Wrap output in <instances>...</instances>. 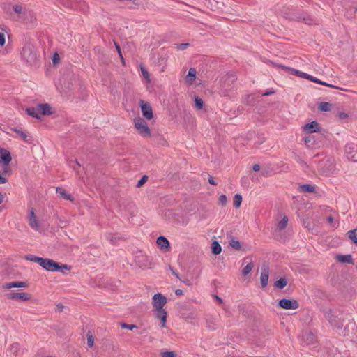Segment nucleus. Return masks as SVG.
Returning a JSON list of instances; mask_svg holds the SVG:
<instances>
[{
	"instance_id": "f257e3e1",
	"label": "nucleus",
	"mask_w": 357,
	"mask_h": 357,
	"mask_svg": "<svg viewBox=\"0 0 357 357\" xmlns=\"http://www.w3.org/2000/svg\"><path fill=\"white\" fill-rule=\"evenodd\" d=\"M21 57L27 65L36 66L38 61L36 47L31 43H26L22 47Z\"/></svg>"
},
{
	"instance_id": "f03ea898",
	"label": "nucleus",
	"mask_w": 357,
	"mask_h": 357,
	"mask_svg": "<svg viewBox=\"0 0 357 357\" xmlns=\"http://www.w3.org/2000/svg\"><path fill=\"white\" fill-rule=\"evenodd\" d=\"M325 318L335 329H341L344 324V314L337 310H330L325 313Z\"/></svg>"
},
{
	"instance_id": "7ed1b4c3",
	"label": "nucleus",
	"mask_w": 357,
	"mask_h": 357,
	"mask_svg": "<svg viewBox=\"0 0 357 357\" xmlns=\"http://www.w3.org/2000/svg\"><path fill=\"white\" fill-rule=\"evenodd\" d=\"M42 267L47 271L55 272L58 271L63 274L66 273V271H70V267L66 264H61L54 260L48 258H45Z\"/></svg>"
},
{
	"instance_id": "20e7f679",
	"label": "nucleus",
	"mask_w": 357,
	"mask_h": 357,
	"mask_svg": "<svg viewBox=\"0 0 357 357\" xmlns=\"http://www.w3.org/2000/svg\"><path fill=\"white\" fill-rule=\"evenodd\" d=\"M135 128L138 133L144 138L150 137L151 132L146 122L142 118L137 117L134 119Z\"/></svg>"
},
{
	"instance_id": "39448f33",
	"label": "nucleus",
	"mask_w": 357,
	"mask_h": 357,
	"mask_svg": "<svg viewBox=\"0 0 357 357\" xmlns=\"http://www.w3.org/2000/svg\"><path fill=\"white\" fill-rule=\"evenodd\" d=\"M278 305L280 307L285 310H296L299 307V304L296 300L288 298L281 299Z\"/></svg>"
},
{
	"instance_id": "423d86ee",
	"label": "nucleus",
	"mask_w": 357,
	"mask_h": 357,
	"mask_svg": "<svg viewBox=\"0 0 357 357\" xmlns=\"http://www.w3.org/2000/svg\"><path fill=\"white\" fill-rule=\"evenodd\" d=\"M345 154L348 160L357 162V146L354 144H347L345 146Z\"/></svg>"
},
{
	"instance_id": "0eeeda50",
	"label": "nucleus",
	"mask_w": 357,
	"mask_h": 357,
	"mask_svg": "<svg viewBox=\"0 0 357 357\" xmlns=\"http://www.w3.org/2000/svg\"><path fill=\"white\" fill-rule=\"evenodd\" d=\"M167 303V298L160 293L155 294L153 297L152 304L155 309L163 308L164 305Z\"/></svg>"
},
{
	"instance_id": "6e6552de",
	"label": "nucleus",
	"mask_w": 357,
	"mask_h": 357,
	"mask_svg": "<svg viewBox=\"0 0 357 357\" xmlns=\"http://www.w3.org/2000/svg\"><path fill=\"white\" fill-rule=\"evenodd\" d=\"M6 297L8 299L26 301L31 298V296L25 292H10L6 294Z\"/></svg>"
},
{
	"instance_id": "1a4fd4ad",
	"label": "nucleus",
	"mask_w": 357,
	"mask_h": 357,
	"mask_svg": "<svg viewBox=\"0 0 357 357\" xmlns=\"http://www.w3.org/2000/svg\"><path fill=\"white\" fill-rule=\"evenodd\" d=\"M140 107L143 116L147 120L152 119L153 114L151 105L147 102L142 100L140 101Z\"/></svg>"
},
{
	"instance_id": "9d476101",
	"label": "nucleus",
	"mask_w": 357,
	"mask_h": 357,
	"mask_svg": "<svg viewBox=\"0 0 357 357\" xmlns=\"http://www.w3.org/2000/svg\"><path fill=\"white\" fill-rule=\"evenodd\" d=\"M8 352L15 357H20L24 353V349L18 343L15 342L10 345Z\"/></svg>"
},
{
	"instance_id": "9b49d317",
	"label": "nucleus",
	"mask_w": 357,
	"mask_h": 357,
	"mask_svg": "<svg viewBox=\"0 0 357 357\" xmlns=\"http://www.w3.org/2000/svg\"><path fill=\"white\" fill-rule=\"evenodd\" d=\"M155 317L160 320V326L165 328L167 324V313L164 308L155 309Z\"/></svg>"
},
{
	"instance_id": "f8f14e48",
	"label": "nucleus",
	"mask_w": 357,
	"mask_h": 357,
	"mask_svg": "<svg viewBox=\"0 0 357 357\" xmlns=\"http://www.w3.org/2000/svg\"><path fill=\"white\" fill-rule=\"evenodd\" d=\"M269 269L266 266H263L261 268V273L260 275V282L263 288L266 287L268 282Z\"/></svg>"
},
{
	"instance_id": "ddd939ff",
	"label": "nucleus",
	"mask_w": 357,
	"mask_h": 357,
	"mask_svg": "<svg viewBox=\"0 0 357 357\" xmlns=\"http://www.w3.org/2000/svg\"><path fill=\"white\" fill-rule=\"evenodd\" d=\"M29 226L36 230V231H38L39 230V223L38 222V220L36 218V216L35 215V213H34V210L33 208H32L31 210H30V213H29Z\"/></svg>"
},
{
	"instance_id": "4468645a",
	"label": "nucleus",
	"mask_w": 357,
	"mask_h": 357,
	"mask_svg": "<svg viewBox=\"0 0 357 357\" xmlns=\"http://www.w3.org/2000/svg\"><path fill=\"white\" fill-rule=\"evenodd\" d=\"M11 160L10 153L5 149L0 148V163L10 164Z\"/></svg>"
},
{
	"instance_id": "2eb2a0df",
	"label": "nucleus",
	"mask_w": 357,
	"mask_h": 357,
	"mask_svg": "<svg viewBox=\"0 0 357 357\" xmlns=\"http://www.w3.org/2000/svg\"><path fill=\"white\" fill-rule=\"evenodd\" d=\"M304 130L309 133L317 132L320 130L319 124L317 121H312L305 125Z\"/></svg>"
},
{
	"instance_id": "dca6fc26",
	"label": "nucleus",
	"mask_w": 357,
	"mask_h": 357,
	"mask_svg": "<svg viewBox=\"0 0 357 357\" xmlns=\"http://www.w3.org/2000/svg\"><path fill=\"white\" fill-rule=\"evenodd\" d=\"M27 286L25 282H11L6 283L3 285V289L6 290L11 288H21L26 287Z\"/></svg>"
},
{
	"instance_id": "f3484780",
	"label": "nucleus",
	"mask_w": 357,
	"mask_h": 357,
	"mask_svg": "<svg viewBox=\"0 0 357 357\" xmlns=\"http://www.w3.org/2000/svg\"><path fill=\"white\" fill-rule=\"evenodd\" d=\"M292 19L296 20L298 21H302L307 24H311L314 22V20L306 13L298 14V15L295 16V17H293Z\"/></svg>"
},
{
	"instance_id": "a211bd4d",
	"label": "nucleus",
	"mask_w": 357,
	"mask_h": 357,
	"mask_svg": "<svg viewBox=\"0 0 357 357\" xmlns=\"http://www.w3.org/2000/svg\"><path fill=\"white\" fill-rule=\"evenodd\" d=\"M38 107L39 109L40 114L49 115V114H52L51 107L47 103L39 104L38 105Z\"/></svg>"
},
{
	"instance_id": "6ab92c4d",
	"label": "nucleus",
	"mask_w": 357,
	"mask_h": 357,
	"mask_svg": "<svg viewBox=\"0 0 357 357\" xmlns=\"http://www.w3.org/2000/svg\"><path fill=\"white\" fill-rule=\"evenodd\" d=\"M197 70L194 68H190L188 70V73L186 75L185 79L188 84H192L196 77Z\"/></svg>"
},
{
	"instance_id": "aec40b11",
	"label": "nucleus",
	"mask_w": 357,
	"mask_h": 357,
	"mask_svg": "<svg viewBox=\"0 0 357 357\" xmlns=\"http://www.w3.org/2000/svg\"><path fill=\"white\" fill-rule=\"evenodd\" d=\"M56 192L59 196H61L62 198H63L66 200H70V201L73 200L72 195L68 193V192L64 188H63L61 187H57L56 189Z\"/></svg>"
},
{
	"instance_id": "412c9836",
	"label": "nucleus",
	"mask_w": 357,
	"mask_h": 357,
	"mask_svg": "<svg viewBox=\"0 0 357 357\" xmlns=\"http://www.w3.org/2000/svg\"><path fill=\"white\" fill-rule=\"evenodd\" d=\"M307 79L308 80H310L314 83H317V84H321V85H324V86H328V87H331V88H334V89H340L339 87L335 86V85H333V84H328L326 82H324L310 75H307V77H306Z\"/></svg>"
},
{
	"instance_id": "4be33fe9",
	"label": "nucleus",
	"mask_w": 357,
	"mask_h": 357,
	"mask_svg": "<svg viewBox=\"0 0 357 357\" xmlns=\"http://www.w3.org/2000/svg\"><path fill=\"white\" fill-rule=\"evenodd\" d=\"M156 243L160 248L167 249L169 247V242L165 236H159Z\"/></svg>"
},
{
	"instance_id": "5701e85b",
	"label": "nucleus",
	"mask_w": 357,
	"mask_h": 357,
	"mask_svg": "<svg viewBox=\"0 0 357 357\" xmlns=\"http://www.w3.org/2000/svg\"><path fill=\"white\" fill-rule=\"evenodd\" d=\"M25 259L26 260L38 263L40 266H42L45 258L39 257L32 255H27L25 256Z\"/></svg>"
},
{
	"instance_id": "b1692460",
	"label": "nucleus",
	"mask_w": 357,
	"mask_h": 357,
	"mask_svg": "<svg viewBox=\"0 0 357 357\" xmlns=\"http://www.w3.org/2000/svg\"><path fill=\"white\" fill-rule=\"evenodd\" d=\"M229 244L232 248L236 250H240L241 248L240 241L232 236H231L229 238Z\"/></svg>"
},
{
	"instance_id": "393cba45",
	"label": "nucleus",
	"mask_w": 357,
	"mask_h": 357,
	"mask_svg": "<svg viewBox=\"0 0 357 357\" xmlns=\"http://www.w3.org/2000/svg\"><path fill=\"white\" fill-rule=\"evenodd\" d=\"M299 191L312 193L315 192V186L310 184H303L299 186Z\"/></svg>"
},
{
	"instance_id": "a878e982",
	"label": "nucleus",
	"mask_w": 357,
	"mask_h": 357,
	"mask_svg": "<svg viewBox=\"0 0 357 357\" xmlns=\"http://www.w3.org/2000/svg\"><path fill=\"white\" fill-rule=\"evenodd\" d=\"M26 110L29 116L36 119L40 118L38 106L36 107H29Z\"/></svg>"
},
{
	"instance_id": "bb28decb",
	"label": "nucleus",
	"mask_w": 357,
	"mask_h": 357,
	"mask_svg": "<svg viewBox=\"0 0 357 357\" xmlns=\"http://www.w3.org/2000/svg\"><path fill=\"white\" fill-rule=\"evenodd\" d=\"M337 258L341 263H352V257L351 255H338Z\"/></svg>"
},
{
	"instance_id": "cd10ccee",
	"label": "nucleus",
	"mask_w": 357,
	"mask_h": 357,
	"mask_svg": "<svg viewBox=\"0 0 357 357\" xmlns=\"http://www.w3.org/2000/svg\"><path fill=\"white\" fill-rule=\"evenodd\" d=\"M3 165L2 169L0 170V174L4 176H10L11 173V169L9 167V164L1 163Z\"/></svg>"
},
{
	"instance_id": "c85d7f7f",
	"label": "nucleus",
	"mask_w": 357,
	"mask_h": 357,
	"mask_svg": "<svg viewBox=\"0 0 357 357\" xmlns=\"http://www.w3.org/2000/svg\"><path fill=\"white\" fill-rule=\"evenodd\" d=\"M348 238L355 244H357V229L350 230L347 232Z\"/></svg>"
},
{
	"instance_id": "c756f323",
	"label": "nucleus",
	"mask_w": 357,
	"mask_h": 357,
	"mask_svg": "<svg viewBox=\"0 0 357 357\" xmlns=\"http://www.w3.org/2000/svg\"><path fill=\"white\" fill-rule=\"evenodd\" d=\"M211 248H212V252L214 255H218L222 251L221 245L219 244V243L218 241H213L212 243Z\"/></svg>"
},
{
	"instance_id": "7c9ffc66",
	"label": "nucleus",
	"mask_w": 357,
	"mask_h": 357,
	"mask_svg": "<svg viewBox=\"0 0 357 357\" xmlns=\"http://www.w3.org/2000/svg\"><path fill=\"white\" fill-rule=\"evenodd\" d=\"M288 223V218L287 216H284L283 218L278 222L277 225V229L278 230H283L284 229Z\"/></svg>"
},
{
	"instance_id": "2f4dec72",
	"label": "nucleus",
	"mask_w": 357,
	"mask_h": 357,
	"mask_svg": "<svg viewBox=\"0 0 357 357\" xmlns=\"http://www.w3.org/2000/svg\"><path fill=\"white\" fill-rule=\"evenodd\" d=\"M106 238L112 244H114L120 239V237L117 234L109 233L106 234Z\"/></svg>"
},
{
	"instance_id": "473e14b6",
	"label": "nucleus",
	"mask_w": 357,
	"mask_h": 357,
	"mask_svg": "<svg viewBox=\"0 0 357 357\" xmlns=\"http://www.w3.org/2000/svg\"><path fill=\"white\" fill-rule=\"evenodd\" d=\"M287 284V281L285 278H281L275 282V287L278 289H282Z\"/></svg>"
},
{
	"instance_id": "72a5a7b5",
	"label": "nucleus",
	"mask_w": 357,
	"mask_h": 357,
	"mask_svg": "<svg viewBox=\"0 0 357 357\" xmlns=\"http://www.w3.org/2000/svg\"><path fill=\"white\" fill-rule=\"evenodd\" d=\"M331 104L327 102H322L319 105V109L322 112H328L331 109Z\"/></svg>"
},
{
	"instance_id": "f704fd0d",
	"label": "nucleus",
	"mask_w": 357,
	"mask_h": 357,
	"mask_svg": "<svg viewBox=\"0 0 357 357\" xmlns=\"http://www.w3.org/2000/svg\"><path fill=\"white\" fill-rule=\"evenodd\" d=\"M253 264L252 261H250L242 270V274L245 276L248 275L253 268Z\"/></svg>"
},
{
	"instance_id": "c9c22d12",
	"label": "nucleus",
	"mask_w": 357,
	"mask_h": 357,
	"mask_svg": "<svg viewBox=\"0 0 357 357\" xmlns=\"http://www.w3.org/2000/svg\"><path fill=\"white\" fill-rule=\"evenodd\" d=\"M242 202V196L239 194L235 195L234 197V206L236 208H239Z\"/></svg>"
},
{
	"instance_id": "e433bc0d",
	"label": "nucleus",
	"mask_w": 357,
	"mask_h": 357,
	"mask_svg": "<svg viewBox=\"0 0 357 357\" xmlns=\"http://www.w3.org/2000/svg\"><path fill=\"white\" fill-rule=\"evenodd\" d=\"M287 69L290 70L291 72V73L294 74V75H298V76H299L301 77L305 78V79L307 77V73H303V72H301L300 70H296V69H293V68H287Z\"/></svg>"
},
{
	"instance_id": "4c0bfd02",
	"label": "nucleus",
	"mask_w": 357,
	"mask_h": 357,
	"mask_svg": "<svg viewBox=\"0 0 357 357\" xmlns=\"http://www.w3.org/2000/svg\"><path fill=\"white\" fill-rule=\"evenodd\" d=\"M195 106L198 109H201L203 108L204 102L201 98H199L198 97H195Z\"/></svg>"
},
{
	"instance_id": "58836bf2",
	"label": "nucleus",
	"mask_w": 357,
	"mask_h": 357,
	"mask_svg": "<svg viewBox=\"0 0 357 357\" xmlns=\"http://www.w3.org/2000/svg\"><path fill=\"white\" fill-rule=\"evenodd\" d=\"M114 45H115V47H116V49L117 50L118 54H119V57L121 58V62L124 65L125 64V61H124V59H123V54H122V52H121V50L120 45L118 43H115V42H114Z\"/></svg>"
},
{
	"instance_id": "ea45409f",
	"label": "nucleus",
	"mask_w": 357,
	"mask_h": 357,
	"mask_svg": "<svg viewBox=\"0 0 357 357\" xmlns=\"http://www.w3.org/2000/svg\"><path fill=\"white\" fill-rule=\"evenodd\" d=\"M307 344L313 343L315 341V336L312 333H308L306 334Z\"/></svg>"
},
{
	"instance_id": "a19ab883",
	"label": "nucleus",
	"mask_w": 357,
	"mask_h": 357,
	"mask_svg": "<svg viewBox=\"0 0 357 357\" xmlns=\"http://www.w3.org/2000/svg\"><path fill=\"white\" fill-rule=\"evenodd\" d=\"M148 176L144 175L137 182V187L139 188L142 186L147 181Z\"/></svg>"
},
{
	"instance_id": "79ce46f5",
	"label": "nucleus",
	"mask_w": 357,
	"mask_h": 357,
	"mask_svg": "<svg viewBox=\"0 0 357 357\" xmlns=\"http://www.w3.org/2000/svg\"><path fill=\"white\" fill-rule=\"evenodd\" d=\"M218 202L220 204H221L222 206L225 205L227 202V198L226 195H220L218 199Z\"/></svg>"
},
{
	"instance_id": "37998d69",
	"label": "nucleus",
	"mask_w": 357,
	"mask_h": 357,
	"mask_svg": "<svg viewBox=\"0 0 357 357\" xmlns=\"http://www.w3.org/2000/svg\"><path fill=\"white\" fill-rule=\"evenodd\" d=\"M162 357H176L174 351H164L161 354Z\"/></svg>"
},
{
	"instance_id": "c03bdc74",
	"label": "nucleus",
	"mask_w": 357,
	"mask_h": 357,
	"mask_svg": "<svg viewBox=\"0 0 357 357\" xmlns=\"http://www.w3.org/2000/svg\"><path fill=\"white\" fill-rule=\"evenodd\" d=\"M93 343H94V341H93V336L91 335H89V333L87 334V344L89 347H92L93 346Z\"/></svg>"
},
{
	"instance_id": "a18cd8bd",
	"label": "nucleus",
	"mask_w": 357,
	"mask_h": 357,
	"mask_svg": "<svg viewBox=\"0 0 357 357\" xmlns=\"http://www.w3.org/2000/svg\"><path fill=\"white\" fill-rule=\"evenodd\" d=\"M137 326L134 324H121V328H126L128 330H132L133 328H136Z\"/></svg>"
},
{
	"instance_id": "49530a36",
	"label": "nucleus",
	"mask_w": 357,
	"mask_h": 357,
	"mask_svg": "<svg viewBox=\"0 0 357 357\" xmlns=\"http://www.w3.org/2000/svg\"><path fill=\"white\" fill-rule=\"evenodd\" d=\"M176 48L178 50H183L188 47L189 43H179V44H176Z\"/></svg>"
},
{
	"instance_id": "de8ad7c7",
	"label": "nucleus",
	"mask_w": 357,
	"mask_h": 357,
	"mask_svg": "<svg viewBox=\"0 0 357 357\" xmlns=\"http://www.w3.org/2000/svg\"><path fill=\"white\" fill-rule=\"evenodd\" d=\"M327 221L328 222L332 225L333 227H337L338 226V224L337 225H335V224H333L334 223V219L331 216V215H329L328 218H327Z\"/></svg>"
},
{
	"instance_id": "09e8293b",
	"label": "nucleus",
	"mask_w": 357,
	"mask_h": 357,
	"mask_svg": "<svg viewBox=\"0 0 357 357\" xmlns=\"http://www.w3.org/2000/svg\"><path fill=\"white\" fill-rule=\"evenodd\" d=\"M16 132L22 137L24 141H26L27 135L21 130H16Z\"/></svg>"
},
{
	"instance_id": "8fccbe9b",
	"label": "nucleus",
	"mask_w": 357,
	"mask_h": 357,
	"mask_svg": "<svg viewBox=\"0 0 357 357\" xmlns=\"http://www.w3.org/2000/svg\"><path fill=\"white\" fill-rule=\"evenodd\" d=\"M13 10L15 13L20 14L22 13V8L20 5H15L13 6Z\"/></svg>"
},
{
	"instance_id": "3c124183",
	"label": "nucleus",
	"mask_w": 357,
	"mask_h": 357,
	"mask_svg": "<svg viewBox=\"0 0 357 357\" xmlns=\"http://www.w3.org/2000/svg\"><path fill=\"white\" fill-rule=\"evenodd\" d=\"M6 43L5 35L3 33H0V45L3 46Z\"/></svg>"
},
{
	"instance_id": "603ef678",
	"label": "nucleus",
	"mask_w": 357,
	"mask_h": 357,
	"mask_svg": "<svg viewBox=\"0 0 357 357\" xmlns=\"http://www.w3.org/2000/svg\"><path fill=\"white\" fill-rule=\"evenodd\" d=\"M337 116L340 119H344L348 117V114L344 112H338Z\"/></svg>"
},
{
	"instance_id": "864d4df0",
	"label": "nucleus",
	"mask_w": 357,
	"mask_h": 357,
	"mask_svg": "<svg viewBox=\"0 0 357 357\" xmlns=\"http://www.w3.org/2000/svg\"><path fill=\"white\" fill-rule=\"evenodd\" d=\"M59 60V55L57 53H55L52 58V61L54 63H56Z\"/></svg>"
},
{
	"instance_id": "5fc2aeb1",
	"label": "nucleus",
	"mask_w": 357,
	"mask_h": 357,
	"mask_svg": "<svg viewBox=\"0 0 357 357\" xmlns=\"http://www.w3.org/2000/svg\"><path fill=\"white\" fill-rule=\"evenodd\" d=\"M6 182H7L6 177L0 174V184H4Z\"/></svg>"
},
{
	"instance_id": "6e6d98bb",
	"label": "nucleus",
	"mask_w": 357,
	"mask_h": 357,
	"mask_svg": "<svg viewBox=\"0 0 357 357\" xmlns=\"http://www.w3.org/2000/svg\"><path fill=\"white\" fill-rule=\"evenodd\" d=\"M170 271H172V274L175 275L178 279H180L178 273L175 271L173 268L169 267Z\"/></svg>"
},
{
	"instance_id": "4d7b16f0",
	"label": "nucleus",
	"mask_w": 357,
	"mask_h": 357,
	"mask_svg": "<svg viewBox=\"0 0 357 357\" xmlns=\"http://www.w3.org/2000/svg\"><path fill=\"white\" fill-rule=\"evenodd\" d=\"M208 182H209V183H210V184H211V185H217V183H216V182L215 181V180H214V178H213V176H209V178H208Z\"/></svg>"
},
{
	"instance_id": "13d9d810",
	"label": "nucleus",
	"mask_w": 357,
	"mask_h": 357,
	"mask_svg": "<svg viewBox=\"0 0 357 357\" xmlns=\"http://www.w3.org/2000/svg\"><path fill=\"white\" fill-rule=\"evenodd\" d=\"M63 305L61 303L56 305V310L59 312H61L63 311Z\"/></svg>"
},
{
	"instance_id": "bf43d9fd",
	"label": "nucleus",
	"mask_w": 357,
	"mask_h": 357,
	"mask_svg": "<svg viewBox=\"0 0 357 357\" xmlns=\"http://www.w3.org/2000/svg\"><path fill=\"white\" fill-rule=\"evenodd\" d=\"M142 74H143V75H144V77L145 78L148 79L149 77V73H148V71L146 70L142 69Z\"/></svg>"
},
{
	"instance_id": "052dcab7",
	"label": "nucleus",
	"mask_w": 357,
	"mask_h": 357,
	"mask_svg": "<svg viewBox=\"0 0 357 357\" xmlns=\"http://www.w3.org/2000/svg\"><path fill=\"white\" fill-rule=\"evenodd\" d=\"M179 280H180V281H181L182 282H183L184 284H185L188 286H190L191 285L190 281L189 280H188V279L182 280L181 278H180Z\"/></svg>"
},
{
	"instance_id": "680f3d73",
	"label": "nucleus",
	"mask_w": 357,
	"mask_h": 357,
	"mask_svg": "<svg viewBox=\"0 0 357 357\" xmlns=\"http://www.w3.org/2000/svg\"><path fill=\"white\" fill-rule=\"evenodd\" d=\"M252 169H253V171H255V172H258V171H259V170H260V166H259V165H258V164H255V165H253V167H252Z\"/></svg>"
},
{
	"instance_id": "e2e57ef3",
	"label": "nucleus",
	"mask_w": 357,
	"mask_h": 357,
	"mask_svg": "<svg viewBox=\"0 0 357 357\" xmlns=\"http://www.w3.org/2000/svg\"><path fill=\"white\" fill-rule=\"evenodd\" d=\"M176 295L177 296H181L183 295V290L181 289H176L175 291Z\"/></svg>"
},
{
	"instance_id": "0e129e2a",
	"label": "nucleus",
	"mask_w": 357,
	"mask_h": 357,
	"mask_svg": "<svg viewBox=\"0 0 357 357\" xmlns=\"http://www.w3.org/2000/svg\"><path fill=\"white\" fill-rule=\"evenodd\" d=\"M274 93V91H266V92H265V93L263 94V96H269V95H271V94H272V93Z\"/></svg>"
},
{
	"instance_id": "69168bd1",
	"label": "nucleus",
	"mask_w": 357,
	"mask_h": 357,
	"mask_svg": "<svg viewBox=\"0 0 357 357\" xmlns=\"http://www.w3.org/2000/svg\"><path fill=\"white\" fill-rule=\"evenodd\" d=\"M3 195L0 193V204L3 202Z\"/></svg>"
},
{
	"instance_id": "338daca9",
	"label": "nucleus",
	"mask_w": 357,
	"mask_h": 357,
	"mask_svg": "<svg viewBox=\"0 0 357 357\" xmlns=\"http://www.w3.org/2000/svg\"><path fill=\"white\" fill-rule=\"evenodd\" d=\"M215 298L218 299V301H219L220 302H222V299L220 298H219L218 296H215Z\"/></svg>"
},
{
	"instance_id": "774afa93",
	"label": "nucleus",
	"mask_w": 357,
	"mask_h": 357,
	"mask_svg": "<svg viewBox=\"0 0 357 357\" xmlns=\"http://www.w3.org/2000/svg\"><path fill=\"white\" fill-rule=\"evenodd\" d=\"M305 142H306V143H307V142H310V140H309L307 138H305Z\"/></svg>"
}]
</instances>
